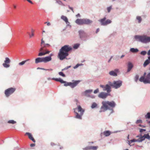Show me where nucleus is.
Wrapping results in <instances>:
<instances>
[{
    "mask_svg": "<svg viewBox=\"0 0 150 150\" xmlns=\"http://www.w3.org/2000/svg\"><path fill=\"white\" fill-rule=\"evenodd\" d=\"M34 30L33 29H31V33H34Z\"/></svg>",
    "mask_w": 150,
    "mask_h": 150,
    "instance_id": "obj_62",
    "label": "nucleus"
},
{
    "mask_svg": "<svg viewBox=\"0 0 150 150\" xmlns=\"http://www.w3.org/2000/svg\"><path fill=\"white\" fill-rule=\"evenodd\" d=\"M51 145L52 146H53L55 145V144L53 142H52L51 143Z\"/></svg>",
    "mask_w": 150,
    "mask_h": 150,
    "instance_id": "obj_58",
    "label": "nucleus"
},
{
    "mask_svg": "<svg viewBox=\"0 0 150 150\" xmlns=\"http://www.w3.org/2000/svg\"><path fill=\"white\" fill-rule=\"evenodd\" d=\"M145 117L146 118L150 119V112H148L145 115Z\"/></svg>",
    "mask_w": 150,
    "mask_h": 150,
    "instance_id": "obj_34",
    "label": "nucleus"
},
{
    "mask_svg": "<svg viewBox=\"0 0 150 150\" xmlns=\"http://www.w3.org/2000/svg\"><path fill=\"white\" fill-rule=\"evenodd\" d=\"M134 38L137 40L143 43L146 44L150 42V36H148L146 35H136Z\"/></svg>",
    "mask_w": 150,
    "mask_h": 150,
    "instance_id": "obj_2",
    "label": "nucleus"
},
{
    "mask_svg": "<svg viewBox=\"0 0 150 150\" xmlns=\"http://www.w3.org/2000/svg\"><path fill=\"white\" fill-rule=\"evenodd\" d=\"M116 105L115 103L113 101V108L115 107Z\"/></svg>",
    "mask_w": 150,
    "mask_h": 150,
    "instance_id": "obj_61",
    "label": "nucleus"
},
{
    "mask_svg": "<svg viewBox=\"0 0 150 150\" xmlns=\"http://www.w3.org/2000/svg\"><path fill=\"white\" fill-rule=\"evenodd\" d=\"M100 86L103 88L104 91H106L107 93H108L111 91V88L110 86L106 84L105 86L100 85Z\"/></svg>",
    "mask_w": 150,
    "mask_h": 150,
    "instance_id": "obj_9",
    "label": "nucleus"
},
{
    "mask_svg": "<svg viewBox=\"0 0 150 150\" xmlns=\"http://www.w3.org/2000/svg\"><path fill=\"white\" fill-rule=\"evenodd\" d=\"M139 51L138 49L137 48H131L130 49V51L132 53H137Z\"/></svg>",
    "mask_w": 150,
    "mask_h": 150,
    "instance_id": "obj_23",
    "label": "nucleus"
},
{
    "mask_svg": "<svg viewBox=\"0 0 150 150\" xmlns=\"http://www.w3.org/2000/svg\"><path fill=\"white\" fill-rule=\"evenodd\" d=\"M16 90L15 88H11L6 90L5 91V94L6 97H8L10 95L13 93Z\"/></svg>",
    "mask_w": 150,
    "mask_h": 150,
    "instance_id": "obj_5",
    "label": "nucleus"
},
{
    "mask_svg": "<svg viewBox=\"0 0 150 150\" xmlns=\"http://www.w3.org/2000/svg\"><path fill=\"white\" fill-rule=\"evenodd\" d=\"M76 117L77 119H81V116L82 115H81V113H80V115H79V114L77 112H76Z\"/></svg>",
    "mask_w": 150,
    "mask_h": 150,
    "instance_id": "obj_28",
    "label": "nucleus"
},
{
    "mask_svg": "<svg viewBox=\"0 0 150 150\" xmlns=\"http://www.w3.org/2000/svg\"><path fill=\"white\" fill-rule=\"evenodd\" d=\"M146 130L145 129H140V131H140V132H142L143 131H145Z\"/></svg>",
    "mask_w": 150,
    "mask_h": 150,
    "instance_id": "obj_52",
    "label": "nucleus"
},
{
    "mask_svg": "<svg viewBox=\"0 0 150 150\" xmlns=\"http://www.w3.org/2000/svg\"><path fill=\"white\" fill-rule=\"evenodd\" d=\"M4 63H3V65L5 68H8L10 67V65L8 64L10 62V59L8 57L5 58V60L4 61Z\"/></svg>",
    "mask_w": 150,
    "mask_h": 150,
    "instance_id": "obj_11",
    "label": "nucleus"
},
{
    "mask_svg": "<svg viewBox=\"0 0 150 150\" xmlns=\"http://www.w3.org/2000/svg\"><path fill=\"white\" fill-rule=\"evenodd\" d=\"M141 136H142L141 134H140V135H138L136 136V137L139 138Z\"/></svg>",
    "mask_w": 150,
    "mask_h": 150,
    "instance_id": "obj_63",
    "label": "nucleus"
},
{
    "mask_svg": "<svg viewBox=\"0 0 150 150\" xmlns=\"http://www.w3.org/2000/svg\"><path fill=\"white\" fill-rule=\"evenodd\" d=\"M75 22L79 25H81L83 24V19H77L75 21Z\"/></svg>",
    "mask_w": 150,
    "mask_h": 150,
    "instance_id": "obj_16",
    "label": "nucleus"
},
{
    "mask_svg": "<svg viewBox=\"0 0 150 150\" xmlns=\"http://www.w3.org/2000/svg\"><path fill=\"white\" fill-rule=\"evenodd\" d=\"M35 146V144H32L30 145V146L31 147H33V146Z\"/></svg>",
    "mask_w": 150,
    "mask_h": 150,
    "instance_id": "obj_55",
    "label": "nucleus"
},
{
    "mask_svg": "<svg viewBox=\"0 0 150 150\" xmlns=\"http://www.w3.org/2000/svg\"><path fill=\"white\" fill-rule=\"evenodd\" d=\"M109 95V94L108 93L101 92L99 94L98 97L99 98L104 99L106 98Z\"/></svg>",
    "mask_w": 150,
    "mask_h": 150,
    "instance_id": "obj_10",
    "label": "nucleus"
},
{
    "mask_svg": "<svg viewBox=\"0 0 150 150\" xmlns=\"http://www.w3.org/2000/svg\"><path fill=\"white\" fill-rule=\"evenodd\" d=\"M59 75L60 76H62L63 77H64L65 76V75L63 74V73L62 72H60L59 73Z\"/></svg>",
    "mask_w": 150,
    "mask_h": 150,
    "instance_id": "obj_42",
    "label": "nucleus"
},
{
    "mask_svg": "<svg viewBox=\"0 0 150 150\" xmlns=\"http://www.w3.org/2000/svg\"><path fill=\"white\" fill-rule=\"evenodd\" d=\"M50 52V51H46V52H45V55L46 54H49Z\"/></svg>",
    "mask_w": 150,
    "mask_h": 150,
    "instance_id": "obj_57",
    "label": "nucleus"
},
{
    "mask_svg": "<svg viewBox=\"0 0 150 150\" xmlns=\"http://www.w3.org/2000/svg\"><path fill=\"white\" fill-rule=\"evenodd\" d=\"M99 31V29L98 28L96 30V33H97Z\"/></svg>",
    "mask_w": 150,
    "mask_h": 150,
    "instance_id": "obj_64",
    "label": "nucleus"
},
{
    "mask_svg": "<svg viewBox=\"0 0 150 150\" xmlns=\"http://www.w3.org/2000/svg\"><path fill=\"white\" fill-rule=\"evenodd\" d=\"M139 76L137 74L135 76V78H134V80H135V81L136 82H137V81H138V80L139 79Z\"/></svg>",
    "mask_w": 150,
    "mask_h": 150,
    "instance_id": "obj_38",
    "label": "nucleus"
},
{
    "mask_svg": "<svg viewBox=\"0 0 150 150\" xmlns=\"http://www.w3.org/2000/svg\"><path fill=\"white\" fill-rule=\"evenodd\" d=\"M79 44H76L74 45L73 46V47L74 49H77L79 47Z\"/></svg>",
    "mask_w": 150,
    "mask_h": 150,
    "instance_id": "obj_41",
    "label": "nucleus"
},
{
    "mask_svg": "<svg viewBox=\"0 0 150 150\" xmlns=\"http://www.w3.org/2000/svg\"><path fill=\"white\" fill-rule=\"evenodd\" d=\"M80 16L79 13L77 15H76V16L77 17H80Z\"/></svg>",
    "mask_w": 150,
    "mask_h": 150,
    "instance_id": "obj_59",
    "label": "nucleus"
},
{
    "mask_svg": "<svg viewBox=\"0 0 150 150\" xmlns=\"http://www.w3.org/2000/svg\"><path fill=\"white\" fill-rule=\"evenodd\" d=\"M92 23V21L89 19H83V24H90Z\"/></svg>",
    "mask_w": 150,
    "mask_h": 150,
    "instance_id": "obj_18",
    "label": "nucleus"
},
{
    "mask_svg": "<svg viewBox=\"0 0 150 150\" xmlns=\"http://www.w3.org/2000/svg\"><path fill=\"white\" fill-rule=\"evenodd\" d=\"M136 139H133L130 141H128V144L130 145V144L132 142H136Z\"/></svg>",
    "mask_w": 150,
    "mask_h": 150,
    "instance_id": "obj_35",
    "label": "nucleus"
},
{
    "mask_svg": "<svg viewBox=\"0 0 150 150\" xmlns=\"http://www.w3.org/2000/svg\"><path fill=\"white\" fill-rule=\"evenodd\" d=\"M56 1L57 3L60 5H63V4L59 0H56Z\"/></svg>",
    "mask_w": 150,
    "mask_h": 150,
    "instance_id": "obj_39",
    "label": "nucleus"
},
{
    "mask_svg": "<svg viewBox=\"0 0 150 150\" xmlns=\"http://www.w3.org/2000/svg\"><path fill=\"white\" fill-rule=\"evenodd\" d=\"M122 81L120 80L114 81L113 82V88L117 89L120 88L122 86Z\"/></svg>",
    "mask_w": 150,
    "mask_h": 150,
    "instance_id": "obj_6",
    "label": "nucleus"
},
{
    "mask_svg": "<svg viewBox=\"0 0 150 150\" xmlns=\"http://www.w3.org/2000/svg\"><path fill=\"white\" fill-rule=\"evenodd\" d=\"M92 91H93L92 90H86L85 91V93H90L92 92Z\"/></svg>",
    "mask_w": 150,
    "mask_h": 150,
    "instance_id": "obj_46",
    "label": "nucleus"
},
{
    "mask_svg": "<svg viewBox=\"0 0 150 150\" xmlns=\"http://www.w3.org/2000/svg\"><path fill=\"white\" fill-rule=\"evenodd\" d=\"M99 92V89L98 88H97L94 91V93H97Z\"/></svg>",
    "mask_w": 150,
    "mask_h": 150,
    "instance_id": "obj_49",
    "label": "nucleus"
},
{
    "mask_svg": "<svg viewBox=\"0 0 150 150\" xmlns=\"http://www.w3.org/2000/svg\"><path fill=\"white\" fill-rule=\"evenodd\" d=\"M73 81L72 82H69L67 83H65L64 84V86H69L72 88H74L81 81Z\"/></svg>",
    "mask_w": 150,
    "mask_h": 150,
    "instance_id": "obj_4",
    "label": "nucleus"
},
{
    "mask_svg": "<svg viewBox=\"0 0 150 150\" xmlns=\"http://www.w3.org/2000/svg\"><path fill=\"white\" fill-rule=\"evenodd\" d=\"M110 134L111 132L109 131L108 130L104 132L103 133V134L105 136H108L110 135Z\"/></svg>",
    "mask_w": 150,
    "mask_h": 150,
    "instance_id": "obj_26",
    "label": "nucleus"
},
{
    "mask_svg": "<svg viewBox=\"0 0 150 150\" xmlns=\"http://www.w3.org/2000/svg\"><path fill=\"white\" fill-rule=\"evenodd\" d=\"M147 53L146 51H142L140 53V54L144 56Z\"/></svg>",
    "mask_w": 150,
    "mask_h": 150,
    "instance_id": "obj_36",
    "label": "nucleus"
},
{
    "mask_svg": "<svg viewBox=\"0 0 150 150\" xmlns=\"http://www.w3.org/2000/svg\"><path fill=\"white\" fill-rule=\"evenodd\" d=\"M72 49V48L68 45H65L62 47L59 50L58 57L60 60H63L68 56V52Z\"/></svg>",
    "mask_w": 150,
    "mask_h": 150,
    "instance_id": "obj_1",
    "label": "nucleus"
},
{
    "mask_svg": "<svg viewBox=\"0 0 150 150\" xmlns=\"http://www.w3.org/2000/svg\"><path fill=\"white\" fill-rule=\"evenodd\" d=\"M143 137L142 136H141V137L139 138L138 139H136V142H142V141L144 140V139H143Z\"/></svg>",
    "mask_w": 150,
    "mask_h": 150,
    "instance_id": "obj_29",
    "label": "nucleus"
},
{
    "mask_svg": "<svg viewBox=\"0 0 150 150\" xmlns=\"http://www.w3.org/2000/svg\"><path fill=\"white\" fill-rule=\"evenodd\" d=\"M147 54L149 56H150V49L148 51Z\"/></svg>",
    "mask_w": 150,
    "mask_h": 150,
    "instance_id": "obj_56",
    "label": "nucleus"
},
{
    "mask_svg": "<svg viewBox=\"0 0 150 150\" xmlns=\"http://www.w3.org/2000/svg\"><path fill=\"white\" fill-rule=\"evenodd\" d=\"M46 23L47 24V25L48 26L50 25H51L50 23L49 22H45V24H46Z\"/></svg>",
    "mask_w": 150,
    "mask_h": 150,
    "instance_id": "obj_53",
    "label": "nucleus"
},
{
    "mask_svg": "<svg viewBox=\"0 0 150 150\" xmlns=\"http://www.w3.org/2000/svg\"><path fill=\"white\" fill-rule=\"evenodd\" d=\"M106 20L105 18L102 19L100 20V22L102 25H106L111 23V21L110 20Z\"/></svg>",
    "mask_w": 150,
    "mask_h": 150,
    "instance_id": "obj_8",
    "label": "nucleus"
},
{
    "mask_svg": "<svg viewBox=\"0 0 150 150\" xmlns=\"http://www.w3.org/2000/svg\"><path fill=\"white\" fill-rule=\"evenodd\" d=\"M102 106L100 108V112L105 111L110 108L112 107V102L109 101H103L102 102Z\"/></svg>",
    "mask_w": 150,
    "mask_h": 150,
    "instance_id": "obj_3",
    "label": "nucleus"
},
{
    "mask_svg": "<svg viewBox=\"0 0 150 150\" xmlns=\"http://www.w3.org/2000/svg\"><path fill=\"white\" fill-rule=\"evenodd\" d=\"M53 55V54H51L48 57H46L43 58V62L46 63L51 60V57Z\"/></svg>",
    "mask_w": 150,
    "mask_h": 150,
    "instance_id": "obj_12",
    "label": "nucleus"
},
{
    "mask_svg": "<svg viewBox=\"0 0 150 150\" xmlns=\"http://www.w3.org/2000/svg\"><path fill=\"white\" fill-rule=\"evenodd\" d=\"M69 8L71 10L73 13H74V11L73 8L69 6Z\"/></svg>",
    "mask_w": 150,
    "mask_h": 150,
    "instance_id": "obj_54",
    "label": "nucleus"
},
{
    "mask_svg": "<svg viewBox=\"0 0 150 150\" xmlns=\"http://www.w3.org/2000/svg\"><path fill=\"white\" fill-rule=\"evenodd\" d=\"M146 74V72H144L143 75L141 76L139 79L140 81L143 82L145 84H147V83H149V81L147 79V75L146 76V78H145V76Z\"/></svg>",
    "mask_w": 150,
    "mask_h": 150,
    "instance_id": "obj_7",
    "label": "nucleus"
},
{
    "mask_svg": "<svg viewBox=\"0 0 150 150\" xmlns=\"http://www.w3.org/2000/svg\"><path fill=\"white\" fill-rule=\"evenodd\" d=\"M61 18V19L64 20L67 24L68 23V19L66 16H62Z\"/></svg>",
    "mask_w": 150,
    "mask_h": 150,
    "instance_id": "obj_22",
    "label": "nucleus"
},
{
    "mask_svg": "<svg viewBox=\"0 0 150 150\" xmlns=\"http://www.w3.org/2000/svg\"><path fill=\"white\" fill-rule=\"evenodd\" d=\"M143 137V139H144V140L145 138H146L149 140H150V136L149 135V134H144V136H142Z\"/></svg>",
    "mask_w": 150,
    "mask_h": 150,
    "instance_id": "obj_25",
    "label": "nucleus"
},
{
    "mask_svg": "<svg viewBox=\"0 0 150 150\" xmlns=\"http://www.w3.org/2000/svg\"><path fill=\"white\" fill-rule=\"evenodd\" d=\"M52 79H53L56 81L60 82L61 83H65L66 81L63 80L62 79L60 78H53Z\"/></svg>",
    "mask_w": 150,
    "mask_h": 150,
    "instance_id": "obj_21",
    "label": "nucleus"
},
{
    "mask_svg": "<svg viewBox=\"0 0 150 150\" xmlns=\"http://www.w3.org/2000/svg\"><path fill=\"white\" fill-rule=\"evenodd\" d=\"M44 43V41L43 40V39H42L41 40V42L40 45L41 47L40 50V51L42 52L44 50V48L46 47L45 44Z\"/></svg>",
    "mask_w": 150,
    "mask_h": 150,
    "instance_id": "obj_14",
    "label": "nucleus"
},
{
    "mask_svg": "<svg viewBox=\"0 0 150 150\" xmlns=\"http://www.w3.org/2000/svg\"><path fill=\"white\" fill-rule=\"evenodd\" d=\"M127 72H129L133 67L132 64L130 62H129L127 64Z\"/></svg>",
    "mask_w": 150,
    "mask_h": 150,
    "instance_id": "obj_13",
    "label": "nucleus"
},
{
    "mask_svg": "<svg viewBox=\"0 0 150 150\" xmlns=\"http://www.w3.org/2000/svg\"><path fill=\"white\" fill-rule=\"evenodd\" d=\"M26 62V61H23L19 63L18 64L20 66H22Z\"/></svg>",
    "mask_w": 150,
    "mask_h": 150,
    "instance_id": "obj_40",
    "label": "nucleus"
},
{
    "mask_svg": "<svg viewBox=\"0 0 150 150\" xmlns=\"http://www.w3.org/2000/svg\"><path fill=\"white\" fill-rule=\"evenodd\" d=\"M109 74H110L111 75H112V71H110L109 72Z\"/></svg>",
    "mask_w": 150,
    "mask_h": 150,
    "instance_id": "obj_60",
    "label": "nucleus"
},
{
    "mask_svg": "<svg viewBox=\"0 0 150 150\" xmlns=\"http://www.w3.org/2000/svg\"><path fill=\"white\" fill-rule=\"evenodd\" d=\"M79 35L81 38L85 37L86 36V33L83 30H80L79 31Z\"/></svg>",
    "mask_w": 150,
    "mask_h": 150,
    "instance_id": "obj_15",
    "label": "nucleus"
},
{
    "mask_svg": "<svg viewBox=\"0 0 150 150\" xmlns=\"http://www.w3.org/2000/svg\"><path fill=\"white\" fill-rule=\"evenodd\" d=\"M35 62L36 64L39 62H43L42 57H38L36 58L35 60Z\"/></svg>",
    "mask_w": 150,
    "mask_h": 150,
    "instance_id": "obj_20",
    "label": "nucleus"
},
{
    "mask_svg": "<svg viewBox=\"0 0 150 150\" xmlns=\"http://www.w3.org/2000/svg\"><path fill=\"white\" fill-rule=\"evenodd\" d=\"M9 124H15L16 123V122L13 120H9L7 122Z\"/></svg>",
    "mask_w": 150,
    "mask_h": 150,
    "instance_id": "obj_33",
    "label": "nucleus"
},
{
    "mask_svg": "<svg viewBox=\"0 0 150 150\" xmlns=\"http://www.w3.org/2000/svg\"><path fill=\"white\" fill-rule=\"evenodd\" d=\"M119 70L118 69H116L113 71V76H117V74L119 72Z\"/></svg>",
    "mask_w": 150,
    "mask_h": 150,
    "instance_id": "obj_24",
    "label": "nucleus"
},
{
    "mask_svg": "<svg viewBox=\"0 0 150 150\" xmlns=\"http://www.w3.org/2000/svg\"><path fill=\"white\" fill-rule=\"evenodd\" d=\"M83 150H90V146H88L86 147L83 149Z\"/></svg>",
    "mask_w": 150,
    "mask_h": 150,
    "instance_id": "obj_43",
    "label": "nucleus"
},
{
    "mask_svg": "<svg viewBox=\"0 0 150 150\" xmlns=\"http://www.w3.org/2000/svg\"><path fill=\"white\" fill-rule=\"evenodd\" d=\"M80 65L79 64H77L75 66H74V69H76L77 68V67H78Z\"/></svg>",
    "mask_w": 150,
    "mask_h": 150,
    "instance_id": "obj_51",
    "label": "nucleus"
},
{
    "mask_svg": "<svg viewBox=\"0 0 150 150\" xmlns=\"http://www.w3.org/2000/svg\"><path fill=\"white\" fill-rule=\"evenodd\" d=\"M76 109H77L78 110V112H80V113H81V115H83L84 110L82 108L81 106H78L77 108H76Z\"/></svg>",
    "mask_w": 150,
    "mask_h": 150,
    "instance_id": "obj_19",
    "label": "nucleus"
},
{
    "mask_svg": "<svg viewBox=\"0 0 150 150\" xmlns=\"http://www.w3.org/2000/svg\"><path fill=\"white\" fill-rule=\"evenodd\" d=\"M111 9H112V6H110L109 7H108L107 8V10L108 11V12H109L110 11Z\"/></svg>",
    "mask_w": 150,
    "mask_h": 150,
    "instance_id": "obj_48",
    "label": "nucleus"
},
{
    "mask_svg": "<svg viewBox=\"0 0 150 150\" xmlns=\"http://www.w3.org/2000/svg\"><path fill=\"white\" fill-rule=\"evenodd\" d=\"M149 63V62H148V60H146L144 62L143 64V66L144 67H146L147 65H148Z\"/></svg>",
    "mask_w": 150,
    "mask_h": 150,
    "instance_id": "obj_32",
    "label": "nucleus"
},
{
    "mask_svg": "<svg viewBox=\"0 0 150 150\" xmlns=\"http://www.w3.org/2000/svg\"><path fill=\"white\" fill-rule=\"evenodd\" d=\"M27 33L29 35L30 38H31L34 36V33H31V34H30L29 32H28Z\"/></svg>",
    "mask_w": 150,
    "mask_h": 150,
    "instance_id": "obj_44",
    "label": "nucleus"
},
{
    "mask_svg": "<svg viewBox=\"0 0 150 150\" xmlns=\"http://www.w3.org/2000/svg\"><path fill=\"white\" fill-rule=\"evenodd\" d=\"M136 19L138 21V23H140L142 21V18L140 16H137L136 18Z\"/></svg>",
    "mask_w": 150,
    "mask_h": 150,
    "instance_id": "obj_27",
    "label": "nucleus"
},
{
    "mask_svg": "<svg viewBox=\"0 0 150 150\" xmlns=\"http://www.w3.org/2000/svg\"><path fill=\"white\" fill-rule=\"evenodd\" d=\"M136 124H138L139 123H142V121L141 120H137L136 122Z\"/></svg>",
    "mask_w": 150,
    "mask_h": 150,
    "instance_id": "obj_47",
    "label": "nucleus"
},
{
    "mask_svg": "<svg viewBox=\"0 0 150 150\" xmlns=\"http://www.w3.org/2000/svg\"><path fill=\"white\" fill-rule=\"evenodd\" d=\"M147 79L149 82V83H150V72L147 75Z\"/></svg>",
    "mask_w": 150,
    "mask_h": 150,
    "instance_id": "obj_30",
    "label": "nucleus"
},
{
    "mask_svg": "<svg viewBox=\"0 0 150 150\" xmlns=\"http://www.w3.org/2000/svg\"><path fill=\"white\" fill-rule=\"evenodd\" d=\"M26 135H27L28 137L32 141H33L34 142H35V141L33 137L31 134L29 132H26L25 133Z\"/></svg>",
    "mask_w": 150,
    "mask_h": 150,
    "instance_id": "obj_17",
    "label": "nucleus"
},
{
    "mask_svg": "<svg viewBox=\"0 0 150 150\" xmlns=\"http://www.w3.org/2000/svg\"><path fill=\"white\" fill-rule=\"evenodd\" d=\"M97 106V104L95 103H93L92 104V106H91V107L92 108H95Z\"/></svg>",
    "mask_w": 150,
    "mask_h": 150,
    "instance_id": "obj_37",
    "label": "nucleus"
},
{
    "mask_svg": "<svg viewBox=\"0 0 150 150\" xmlns=\"http://www.w3.org/2000/svg\"><path fill=\"white\" fill-rule=\"evenodd\" d=\"M90 146V150H96L98 148V146Z\"/></svg>",
    "mask_w": 150,
    "mask_h": 150,
    "instance_id": "obj_31",
    "label": "nucleus"
},
{
    "mask_svg": "<svg viewBox=\"0 0 150 150\" xmlns=\"http://www.w3.org/2000/svg\"><path fill=\"white\" fill-rule=\"evenodd\" d=\"M71 67V66H68L65 68L64 69H63L62 70V71H63L64 70H66V69H68V68Z\"/></svg>",
    "mask_w": 150,
    "mask_h": 150,
    "instance_id": "obj_50",
    "label": "nucleus"
},
{
    "mask_svg": "<svg viewBox=\"0 0 150 150\" xmlns=\"http://www.w3.org/2000/svg\"><path fill=\"white\" fill-rule=\"evenodd\" d=\"M45 55V52H40L38 54V56H43Z\"/></svg>",
    "mask_w": 150,
    "mask_h": 150,
    "instance_id": "obj_45",
    "label": "nucleus"
}]
</instances>
